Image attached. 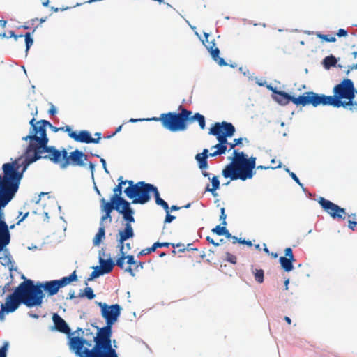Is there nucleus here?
I'll list each match as a JSON object with an SVG mask.
<instances>
[{
  "label": "nucleus",
  "mask_w": 357,
  "mask_h": 357,
  "mask_svg": "<svg viewBox=\"0 0 357 357\" xmlns=\"http://www.w3.org/2000/svg\"><path fill=\"white\" fill-rule=\"evenodd\" d=\"M98 305L101 308V315L106 321V326L112 328L120 316L121 307L119 304L108 305L102 302L98 303Z\"/></svg>",
  "instance_id": "14"
},
{
  "label": "nucleus",
  "mask_w": 357,
  "mask_h": 357,
  "mask_svg": "<svg viewBox=\"0 0 357 357\" xmlns=\"http://www.w3.org/2000/svg\"><path fill=\"white\" fill-rule=\"evenodd\" d=\"M127 264L130 265L126 271H128L132 276H135L134 270L138 271V268H142V264L140 261H136L132 255H127Z\"/></svg>",
  "instance_id": "24"
},
{
  "label": "nucleus",
  "mask_w": 357,
  "mask_h": 357,
  "mask_svg": "<svg viewBox=\"0 0 357 357\" xmlns=\"http://www.w3.org/2000/svg\"><path fill=\"white\" fill-rule=\"evenodd\" d=\"M98 329V333L93 337L95 345L92 349L84 348V346H91V340L83 337H74L70 339V347L79 357H118L114 349L112 347V327L104 326Z\"/></svg>",
  "instance_id": "1"
},
{
  "label": "nucleus",
  "mask_w": 357,
  "mask_h": 357,
  "mask_svg": "<svg viewBox=\"0 0 357 357\" xmlns=\"http://www.w3.org/2000/svg\"><path fill=\"white\" fill-rule=\"evenodd\" d=\"M285 257L291 259H294L292 249L291 248H287L284 250Z\"/></svg>",
  "instance_id": "50"
},
{
  "label": "nucleus",
  "mask_w": 357,
  "mask_h": 357,
  "mask_svg": "<svg viewBox=\"0 0 357 357\" xmlns=\"http://www.w3.org/2000/svg\"><path fill=\"white\" fill-rule=\"evenodd\" d=\"M337 63V59L333 56H328L324 59V65L326 68H329L335 66Z\"/></svg>",
  "instance_id": "32"
},
{
  "label": "nucleus",
  "mask_w": 357,
  "mask_h": 357,
  "mask_svg": "<svg viewBox=\"0 0 357 357\" xmlns=\"http://www.w3.org/2000/svg\"><path fill=\"white\" fill-rule=\"evenodd\" d=\"M208 150L204 149L201 153H198L195 155V159L198 162L199 167L201 169H205L208 167L207 158H208Z\"/></svg>",
  "instance_id": "25"
},
{
  "label": "nucleus",
  "mask_w": 357,
  "mask_h": 357,
  "mask_svg": "<svg viewBox=\"0 0 357 357\" xmlns=\"http://www.w3.org/2000/svg\"><path fill=\"white\" fill-rule=\"evenodd\" d=\"M78 331H82V333L84 334V335L87 337V338H86L87 340H91V342H93V337H95V336L93 335V333L90 331L89 329H86L85 331H82V328H78Z\"/></svg>",
  "instance_id": "43"
},
{
  "label": "nucleus",
  "mask_w": 357,
  "mask_h": 357,
  "mask_svg": "<svg viewBox=\"0 0 357 357\" xmlns=\"http://www.w3.org/2000/svg\"><path fill=\"white\" fill-rule=\"evenodd\" d=\"M333 96L318 94L312 91L313 107L320 105H330L334 107L349 108L350 110L357 109V102H354L356 89L354 82L349 79H344L333 88Z\"/></svg>",
  "instance_id": "2"
},
{
  "label": "nucleus",
  "mask_w": 357,
  "mask_h": 357,
  "mask_svg": "<svg viewBox=\"0 0 357 357\" xmlns=\"http://www.w3.org/2000/svg\"><path fill=\"white\" fill-rule=\"evenodd\" d=\"M24 296L17 287L14 292L10 294L6 299L5 304H1L0 310V321H3L5 319V312L10 313L15 311L20 303L24 305Z\"/></svg>",
  "instance_id": "12"
},
{
  "label": "nucleus",
  "mask_w": 357,
  "mask_h": 357,
  "mask_svg": "<svg viewBox=\"0 0 357 357\" xmlns=\"http://www.w3.org/2000/svg\"><path fill=\"white\" fill-rule=\"evenodd\" d=\"M317 36L326 42H335L336 38L335 36H330L328 35H324L321 33H317Z\"/></svg>",
  "instance_id": "41"
},
{
  "label": "nucleus",
  "mask_w": 357,
  "mask_h": 357,
  "mask_svg": "<svg viewBox=\"0 0 357 357\" xmlns=\"http://www.w3.org/2000/svg\"><path fill=\"white\" fill-rule=\"evenodd\" d=\"M125 248L124 251H126V253L131 249L130 243H124Z\"/></svg>",
  "instance_id": "63"
},
{
  "label": "nucleus",
  "mask_w": 357,
  "mask_h": 357,
  "mask_svg": "<svg viewBox=\"0 0 357 357\" xmlns=\"http://www.w3.org/2000/svg\"><path fill=\"white\" fill-rule=\"evenodd\" d=\"M348 223H349V225H348L349 228L351 229V230L354 231L355 228L357 225V222L355 220H349Z\"/></svg>",
  "instance_id": "55"
},
{
  "label": "nucleus",
  "mask_w": 357,
  "mask_h": 357,
  "mask_svg": "<svg viewBox=\"0 0 357 357\" xmlns=\"http://www.w3.org/2000/svg\"><path fill=\"white\" fill-rule=\"evenodd\" d=\"M166 213H167V215H166V217H165V223H170L174 220L176 219V217L174 215H172L169 214V209H168V212H166Z\"/></svg>",
  "instance_id": "48"
},
{
  "label": "nucleus",
  "mask_w": 357,
  "mask_h": 357,
  "mask_svg": "<svg viewBox=\"0 0 357 357\" xmlns=\"http://www.w3.org/2000/svg\"><path fill=\"white\" fill-rule=\"evenodd\" d=\"M18 287L24 296V305L28 307L39 306L42 304L44 298L42 289L48 296L56 294L60 289L56 280L34 284L33 280L28 279L21 282Z\"/></svg>",
  "instance_id": "5"
},
{
  "label": "nucleus",
  "mask_w": 357,
  "mask_h": 357,
  "mask_svg": "<svg viewBox=\"0 0 357 357\" xmlns=\"http://www.w3.org/2000/svg\"><path fill=\"white\" fill-rule=\"evenodd\" d=\"M105 225H100V227L98 229V231L94 236L93 239V244L95 246L99 245L100 243L102 241V240L105 238Z\"/></svg>",
  "instance_id": "29"
},
{
  "label": "nucleus",
  "mask_w": 357,
  "mask_h": 357,
  "mask_svg": "<svg viewBox=\"0 0 357 357\" xmlns=\"http://www.w3.org/2000/svg\"><path fill=\"white\" fill-rule=\"evenodd\" d=\"M226 225L220 227V225L216 226L212 229V232L215 233L218 236L223 235L225 233Z\"/></svg>",
  "instance_id": "40"
},
{
  "label": "nucleus",
  "mask_w": 357,
  "mask_h": 357,
  "mask_svg": "<svg viewBox=\"0 0 357 357\" xmlns=\"http://www.w3.org/2000/svg\"><path fill=\"white\" fill-rule=\"evenodd\" d=\"M318 203L321 208L333 219H344L346 211L332 202L320 197Z\"/></svg>",
  "instance_id": "15"
},
{
  "label": "nucleus",
  "mask_w": 357,
  "mask_h": 357,
  "mask_svg": "<svg viewBox=\"0 0 357 357\" xmlns=\"http://www.w3.org/2000/svg\"><path fill=\"white\" fill-rule=\"evenodd\" d=\"M107 219L109 220V222H112L111 213H105V215L101 217L100 225H104V221H105Z\"/></svg>",
  "instance_id": "47"
},
{
  "label": "nucleus",
  "mask_w": 357,
  "mask_h": 357,
  "mask_svg": "<svg viewBox=\"0 0 357 357\" xmlns=\"http://www.w3.org/2000/svg\"><path fill=\"white\" fill-rule=\"evenodd\" d=\"M123 213V220L126 222L123 229L119 230V238H118V248L119 250H124L125 245L124 242L132 238L134 236V230L131 225V223L135 222V218L133 217L134 211Z\"/></svg>",
  "instance_id": "13"
},
{
  "label": "nucleus",
  "mask_w": 357,
  "mask_h": 357,
  "mask_svg": "<svg viewBox=\"0 0 357 357\" xmlns=\"http://www.w3.org/2000/svg\"><path fill=\"white\" fill-rule=\"evenodd\" d=\"M158 242H155L153 244V245L151 248H147V252L149 253H151L153 252H155V250L158 248Z\"/></svg>",
  "instance_id": "53"
},
{
  "label": "nucleus",
  "mask_w": 357,
  "mask_h": 357,
  "mask_svg": "<svg viewBox=\"0 0 357 357\" xmlns=\"http://www.w3.org/2000/svg\"><path fill=\"white\" fill-rule=\"evenodd\" d=\"M123 183H124V185L128 183L129 185L128 188H134L135 185V183H134V182L131 180L123 181Z\"/></svg>",
  "instance_id": "59"
},
{
  "label": "nucleus",
  "mask_w": 357,
  "mask_h": 357,
  "mask_svg": "<svg viewBox=\"0 0 357 357\" xmlns=\"http://www.w3.org/2000/svg\"><path fill=\"white\" fill-rule=\"evenodd\" d=\"M68 296H69V297L68 298V299H73V298H75V291L74 290L70 291V292L68 293Z\"/></svg>",
  "instance_id": "64"
},
{
  "label": "nucleus",
  "mask_w": 357,
  "mask_h": 357,
  "mask_svg": "<svg viewBox=\"0 0 357 357\" xmlns=\"http://www.w3.org/2000/svg\"><path fill=\"white\" fill-rule=\"evenodd\" d=\"M206 240L211 244L214 245L215 246H218L220 245L219 243H216L214 241L213 238H211L209 236H207Z\"/></svg>",
  "instance_id": "61"
},
{
  "label": "nucleus",
  "mask_w": 357,
  "mask_h": 357,
  "mask_svg": "<svg viewBox=\"0 0 357 357\" xmlns=\"http://www.w3.org/2000/svg\"><path fill=\"white\" fill-rule=\"evenodd\" d=\"M37 114L38 109L37 107H35L34 109H33L31 112V114L33 116V117L29 121V124L31 126L29 135L23 137L22 140L38 142V140H40V139L44 137V135L45 137H47L46 132L47 126H48L54 132H57L64 129V128H56L52 126L47 120H40L36 121L34 116H36Z\"/></svg>",
  "instance_id": "7"
},
{
  "label": "nucleus",
  "mask_w": 357,
  "mask_h": 357,
  "mask_svg": "<svg viewBox=\"0 0 357 357\" xmlns=\"http://www.w3.org/2000/svg\"><path fill=\"white\" fill-rule=\"evenodd\" d=\"M238 243L241 244H246L248 246H252V242L250 241H245V239L242 240L240 238Z\"/></svg>",
  "instance_id": "60"
},
{
  "label": "nucleus",
  "mask_w": 357,
  "mask_h": 357,
  "mask_svg": "<svg viewBox=\"0 0 357 357\" xmlns=\"http://www.w3.org/2000/svg\"><path fill=\"white\" fill-rule=\"evenodd\" d=\"M212 148L216 149V154H219L220 155L225 153L227 149V146L223 145L221 143V144H217L216 145L213 146Z\"/></svg>",
  "instance_id": "37"
},
{
  "label": "nucleus",
  "mask_w": 357,
  "mask_h": 357,
  "mask_svg": "<svg viewBox=\"0 0 357 357\" xmlns=\"http://www.w3.org/2000/svg\"><path fill=\"white\" fill-rule=\"evenodd\" d=\"M158 242H155L153 244V245L151 248H147V252L149 253H151L153 252H155V250L158 248Z\"/></svg>",
  "instance_id": "54"
},
{
  "label": "nucleus",
  "mask_w": 357,
  "mask_h": 357,
  "mask_svg": "<svg viewBox=\"0 0 357 357\" xmlns=\"http://www.w3.org/2000/svg\"><path fill=\"white\" fill-rule=\"evenodd\" d=\"M226 260L233 264H236L237 262L236 257L229 252H226Z\"/></svg>",
  "instance_id": "45"
},
{
  "label": "nucleus",
  "mask_w": 357,
  "mask_h": 357,
  "mask_svg": "<svg viewBox=\"0 0 357 357\" xmlns=\"http://www.w3.org/2000/svg\"><path fill=\"white\" fill-rule=\"evenodd\" d=\"M77 280V275L76 271H74L69 276L67 277H63L60 280H56L58 282V285L59 286V288H63L69 284H70L72 282H75Z\"/></svg>",
  "instance_id": "26"
},
{
  "label": "nucleus",
  "mask_w": 357,
  "mask_h": 357,
  "mask_svg": "<svg viewBox=\"0 0 357 357\" xmlns=\"http://www.w3.org/2000/svg\"><path fill=\"white\" fill-rule=\"evenodd\" d=\"M178 109L181 111L179 113H183V112H187L188 114L186 115V119L184 120V128L179 129L178 131L185 130L187 128L188 123H191L194 121H197L201 129H204L205 128V118L203 115L199 113H195L194 115H192V112L183 108L182 106H180Z\"/></svg>",
  "instance_id": "19"
},
{
  "label": "nucleus",
  "mask_w": 357,
  "mask_h": 357,
  "mask_svg": "<svg viewBox=\"0 0 357 357\" xmlns=\"http://www.w3.org/2000/svg\"><path fill=\"white\" fill-rule=\"evenodd\" d=\"M153 195L155 198V203L158 205L161 206L165 210L166 212H168V209H169V205L165 200H163L162 198H160V194H159V192H158L157 188H155V190L153 192Z\"/></svg>",
  "instance_id": "31"
},
{
  "label": "nucleus",
  "mask_w": 357,
  "mask_h": 357,
  "mask_svg": "<svg viewBox=\"0 0 357 357\" xmlns=\"http://www.w3.org/2000/svg\"><path fill=\"white\" fill-rule=\"evenodd\" d=\"M64 129L63 130V131H65L66 132L68 133V136L73 139V135L72 133H75L76 132L75 131H73L71 128L69 126H66L65 127H63Z\"/></svg>",
  "instance_id": "52"
},
{
  "label": "nucleus",
  "mask_w": 357,
  "mask_h": 357,
  "mask_svg": "<svg viewBox=\"0 0 357 357\" xmlns=\"http://www.w3.org/2000/svg\"><path fill=\"white\" fill-rule=\"evenodd\" d=\"M52 320L54 324L55 328L63 333H69L70 328L66 322L56 313L52 316Z\"/></svg>",
  "instance_id": "23"
},
{
  "label": "nucleus",
  "mask_w": 357,
  "mask_h": 357,
  "mask_svg": "<svg viewBox=\"0 0 357 357\" xmlns=\"http://www.w3.org/2000/svg\"><path fill=\"white\" fill-rule=\"evenodd\" d=\"M188 112L183 113L168 112L160 114V117L147 119V121H161L162 125L166 129L172 132H177L179 129L184 128L183 121L186 119Z\"/></svg>",
  "instance_id": "9"
},
{
  "label": "nucleus",
  "mask_w": 357,
  "mask_h": 357,
  "mask_svg": "<svg viewBox=\"0 0 357 357\" xmlns=\"http://www.w3.org/2000/svg\"><path fill=\"white\" fill-rule=\"evenodd\" d=\"M243 140V139L241 137L234 139L233 143L228 144V145L229 146V151H231V149H234L236 146L241 144Z\"/></svg>",
  "instance_id": "44"
},
{
  "label": "nucleus",
  "mask_w": 357,
  "mask_h": 357,
  "mask_svg": "<svg viewBox=\"0 0 357 357\" xmlns=\"http://www.w3.org/2000/svg\"><path fill=\"white\" fill-rule=\"evenodd\" d=\"M14 225L10 227V229H13ZM10 241V234L9 227L4 220H0V252L8 245Z\"/></svg>",
  "instance_id": "20"
},
{
  "label": "nucleus",
  "mask_w": 357,
  "mask_h": 357,
  "mask_svg": "<svg viewBox=\"0 0 357 357\" xmlns=\"http://www.w3.org/2000/svg\"><path fill=\"white\" fill-rule=\"evenodd\" d=\"M99 262L100 264V267L99 268L102 271L104 274L110 273L115 265L114 262L111 259L105 260L100 257Z\"/></svg>",
  "instance_id": "27"
},
{
  "label": "nucleus",
  "mask_w": 357,
  "mask_h": 357,
  "mask_svg": "<svg viewBox=\"0 0 357 357\" xmlns=\"http://www.w3.org/2000/svg\"><path fill=\"white\" fill-rule=\"evenodd\" d=\"M48 137L45 136L38 142H29L24 153V166L20 172L23 174L28 165L41 158L49 160L61 165L66 157L67 151L65 149L59 151L54 146H48Z\"/></svg>",
  "instance_id": "4"
},
{
  "label": "nucleus",
  "mask_w": 357,
  "mask_h": 357,
  "mask_svg": "<svg viewBox=\"0 0 357 357\" xmlns=\"http://www.w3.org/2000/svg\"><path fill=\"white\" fill-rule=\"evenodd\" d=\"M337 35L339 37L346 36L347 35V31L344 29H340L338 30Z\"/></svg>",
  "instance_id": "56"
},
{
  "label": "nucleus",
  "mask_w": 357,
  "mask_h": 357,
  "mask_svg": "<svg viewBox=\"0 0 357 357\" xmlns=\"http://www.w3.org/2000/svg\"><path fill=\"white\" fill-rule=\"evenodd\" d=\"M87 160V155L82 151L76 149L66 155L64 161L61 163V168L66 169L69 165L83 167L85 165L84 161Z\"/></svg>",
  "instance_id": "16"
},
{
  "label": "nucleus",
  "mask_w": 357,
  "mask_h": 357,
  "mask_svg": "<svg viewBox=\"0 0 357 357\" xmlns=\"http://www.w3.org/2000/svg\"><path fill=\"white\" fill-rule=\"evenodd\" d=\"M118 181H119L118 185L113 189L114 195L111 197V201L113 202H117L119 204H121L122 206H124V209L122 211L129 213L128 211H133L130 207V204L129 202L121 197L122 185H124V183H123V177L120 176Z\"/></svg>",
  "instance_id": "17"
},
{
  "label": "nucleus",
  "mask_w": 357,
  "mask_h": 357,
  "mask_svg": "<svg viewBox=\"0 0 357 357\" xmlns=\"http://www.w3.org/2000/svg\"><path fill=\"white\" fill-rule=\"evenodd\" d=\"M9 347L8 342H4L3 346L0 348V357H6V352Z\"/></svg>",
  "instance_id": "42"
},
{
  "label": "nucleus",
  "mask_w": 357,
  "mask_h": 357,
  "mask_svg": "<svg viewBox=\"0 0 357 357\" xmlns=\"http://www.w3.org/2000/svg\"><path fill=\"white\" fill-rule=\"evenodd\" d=\"M101 203V211L106 213H111L112 211L115 209L119 213L122 214L123 216V213L122 211L124 209V206H122L121 204H119L116 202H113L110 200V202H106L105 198H102L100 200Z\"/></svg>",
  "instance_id": "22"
},
{
  "label": "nucleus",
  "mask_w": 357,
  "mask_h": 357,
  "mask_svg": "<svg viewBox=\"0 0 357 357\" xmlns=\"http://www.w3.org/2000/svg\"><path fill=\"white\" fill-rule=\"evenodd\" d=\"M126 254V251H124V250H119V257L117 259L116 264L121 268H123L124 260L127 259Z\"/></svg>",
  "instance_id": "33"
},
{
  "label": "nucleus",
  "mask_w": 357,
  "mask_h": 357,
  "mask_svg": "<svg viewBox=\"0 0 357 357\" xmlns=\"http://www.w3.org/2000/svg\"><path fill=\"white\" fill-rule=\"evenodd\" d=\"M156 187L144 181L135 183L134 188H126L124 190L126 195L132 199V204H144L151 199V193L154 192Z\"/></svg>",
  "instance_id": "8"
},
{
  "label": "nucleus",
  "mask_w": 357,
  "mask_h": 357,
  "mask_svg": "<svg viewBox=\"0 0 357 357\" xmlns=\"http://www.w3.org/2000/svg\"><path fill=\"white\" fill-rule=\"evenodd\" d=\"M233 155L231 162L222 170L223 176L230 178L232 181L237 179L245 181L251 178L254 175L253 169L255 167L256 158L251 157L248 159L243 152H238L236 150L234 151Z\"/></svg>",
  "instance_id": "6"
},
{
  "label": "nucleus",
  "mask_w": 357,
  "mask_h": 357,
  "mask_svg": "<svg viewBox=\"0 0 357 357\" xmlns=\"http://www.w3.org/2000/svg\"><path fill=\"white\" fill-rule=\"evenodd\" d=\"M286 171L289 174L290 176L299 185H302L298 176L292 172H290L289 169H286Z\"/></svg>",
  "instance_id": "49"
},
{
  "label": "nucleus",
  "mask_w": 357,
  "mask_h": 357,
  "mask_svg": "<svg viewBox=\"0 0 357 357\" xmlns=\"http://www.w3.org/2000/svg\"><path fill=\"white\" fill-rule=\"evenodd\" d=\"M212 188H206V190L213 193V195H215V190L219 188L220 181L217 176H213L211 179Z\"/></svg>",
  "instance_id": "34"
},
{
  "label": "nucleus",
  "mask_w": 357,
  "mask_h": 357,
  "mask_svg": "<svg viewBox=\"0 0 357 357\" xmlns=\"http://www.w3.org/2000/svg\"><path fill=\"white\" fill-rule=\"evenodd\" d=\"M357 69V64H353L351 66H348V69L346 71V74L348 75L351 70Z\"/></svg>",
  "instance_id": "58"
},
{
  "label": "nucleus",
  "mask_w": 357,
  "mask_h": 357,
  "mask_svg": "<svg viewBox=\"0 0 357 357\" xmlns=\"http://www.w3.org/2000/svg\"><path fill=\"white\" fill-rule=\"evenodd\" d=\"M273 98L281 105H287L292 102L296 106H313L312 91L305 92L303 95L296 98L283 91L273 90Z\"/></svg>",
  "instance_id": "10"
},
{
  "label": "nucleus",
  "mask_w": 357,
  "mask_h": 357,
  "mask_svg": "<svg viewBox=\"0 0 357 357\" xmlns=\"http://www.w3.org/2000/svg\"><path fill=\"white\" fill-rule=\"evenodd\" d=\"M73 139L77 142L86 144H97L98 139H94L91 137V133L88 130H80L79 132L72 133Z\"/></svg>",
  "instance_id": "21"
},
{
  "label": "nucleus",
  "mask_w": 357,
  "mask_h": 357,
  "mask_svg": "<svg viewBox=\"0 0 357 357\" xmlns=\"http://www.w3.org/2000/svg\"><path fill=\"white\" fill-rule=\"evenodd\" d=\"M103 274L104 273L102 271L98 266H96L94 268V271L91 272L89 278L87 279V281H91Z\"/></svg>",
  "instance_id": "36"
},
{
  "label": "nucleus",
  "mask_w": 357,
  "mask_h": 357,
  "mask_svg": "<svg viewBox=\"0 0 357 357\" xmlns=\"http://www.w3.org/2000/svg\"><path fill=\"white\" fill-rule=\"evenodd\" d=\"M10 36L9 37H13L15 40H17L18 38L23 37V35H19L17 36L15 34V32L13 31H10L9 32ZM24 37L25 38V43H26V52H27L31 47V46L33 43V40L32 38L31 37V33H26Z\"/></svg>",
  "instance_id": "28"
},
{
  "label": "nucleus",
  "mask_w": 357,
  "mask_h": 357,
  "mask_svg": "<svg viewBox=\"0 0 357 357\" xmlns=\"http://www.w3.org/2000/svg\"><path fill=\"white\" fill-rule=\"evenodd\" d=\"M158 248H162V247H169L171 245V243H167V242H165V243H160L158 242Z\"/></svg>",
  "instance_id": "62"
},
{
  "label": "nucleus",
  "mask_w": 357,
  "mask_h": 357,
  "mask_svg": "<svg viewBox=\"0 0 357 357\" xmlns=\"http://www.w3.org/2000/svg\"><path fill=\"white\" fill-rule=\"evenodd\" d=\"M48 112L52 116H54L56 113V109L52 104H50V108Z\"/></svg>",
  "instance_id": "57"
},
{
  "label": "nucleus",
  "mask_w": 357,
  "mask_h": 357,
  "mask_svg": "<svg viewBox=\"0 0 357 357\" xmlns=\"http://www.w3.org/2000/svg\"><path fill=\"white\" fill-rule=\"evenodd\" d=\"M295 259H291L289 258H287L286 257H280V262L281 264L282 268L287 272H289L293 270V265L292 262Z\"/></svg>",
  "instance_id": "30"
},
{
  "label": "nucleus",
  "mask_w": 357,
  "mask_h": 357,
  "mask_svg": "<svg viewBox=\"0 0 357 357\" xmlns=\"http://www.w3.org/2000/svg\"><path fill=\"white\" fill-rule=\"evenodd\" d=\"M0 262L3 266H9L11 264V257L10 255H4L0 257Z\"/></svg>",
  "instance_id": "38"
},
{
  "label": "nucleus",
  "mask_w": 357,
  "mask_h": 357,
  "mask_svg": "<svg viewBox=\"0 0 357 357\" xmlns=\"http://www.w3.org/2000/svg\"><path fill=\"white\" fill-rule=\"evenodd\" d=\"M220 211H221V214H220V220H222V225H227V222H226L227 215H226V214L225 213V208H222Z\"/></svg>",
  "instance_id": "51"
},
{
  "label": "nucleus",
  "mask_w": 357,
  "mask_h": 357,
  "mask_svg": "<svg viewBox=\"0 0 357 357\" xmlns=\"http://www.w3.org/2000/svg\"><path fill=\"white\" fill-rule=\"evenodd\" d=\"M84 294H81L80 296H85L86 297H87L90 300L93 299L95 297V294H93V289L91 287H86L84 289Z\"/></svg>",
  "instance_id": "39"
},
{
  "label": "nucleus",
  "mask_w": 357,
  "mask_h": 357,
  "mask_svg": "<svg viewBox=\"0 0 357 357\" xmlns=\"http://www.w3.org/2000/svg\"><path fill=\"white\" fill-rule=\"evenodd\" d=\"M20 164L17 160L4 163L2 166L3 176L0 174V220H3L2 209L12 200L17 192L22 178L19 169Z\"/></svg>",
  "instance_id": "3"
},
{
  "label": "nucleus",
  "mask_w": 357,
  "mask_h": 357,
  "mask_svg": "<svg viewBox=\"0 0 357 357\" xmlns=\"http://www.w3.org/2000/svg\"><path fill=\"white\" fill-rule=\"evenodd\" d=\"M205 40H203L204 45L211 54L213 59L220 66H227V63L225 61L223 58L219 56L220 50L215 47L214 40L213 41H208L209 34L204 33Z\"/></svg>",
  "instance_id": "18"
},
{
  "label": "nucleus",
  "mask_w": 357,
  "mask_h": 357,
  "mask_svg": "<svg viewBox=\"0 0 357 357\" xmlns=\"http://www.w3.org/2000/svg\"><path fill=\"white\" fill-rule=\"evenodd\" d=\"M253 273L257 282L259 283H262L264 282V273L262 269H255V271H253Z\"/></svg>",
  "instance_id": "35"
},
{
  "label": "nucleus",
  "mask_w": 357,
  "mask_h": 357,
  "mask_svg": "<svg viewBox=\"0 0 357 357\" xmlns=\"http://www.w3.org/2000/svg\"><path fill=\"white\" fill-rule=\"evenodd\" d=\"M235 127L231 123L222 121L216 122L210 128L208 134L216 137L218 144L228 145L227 137H231L235 132Z\"/></svg>",
  "instance_id": "11"
},
{
  "label": "nucleus",
  "mask_w": 357,
  "mask_h": 357,
  "mask_svg": "<svg viewBox=\"0 0 357 357\" xmlns=\"http://www.w3.org/2000/svg\"><path fill=\"white\" fill-rule=\"evenodd\" d=\"M171 246H172L174 248H178V252H184L187 248H185L184 244L183 243H171Z\"/></svg>",
  "instance_id": "46"
}]
</instances>
